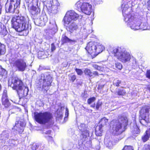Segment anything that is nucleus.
<instances>
[{
    "instance_id": "obj_44",
    "label": "nucleus",
    "mask_w": 150,
    "mask_h": 150,
    "mask_svg": "<svg viewBox=\"0 0 150 150\" xmlns=\"http://www.w3.org/2000/svg\"><path fill=\"white\" fill-rule=\"evenodd\" d=\"M5 69L0 67V75H3L5 73Z\"/></svg>"
},
{
    "instance_id": "obj_15",
    "label": "nucleus",
    "mask_w": 150,
    "mask_h": 150,
    "mask_svg": "<svg viewBox=\"0 0 150 150\" xmlns=\"http://www.w3.org/2000/svg\"><path fill=\"white\" fill-rule=\"evenodd\" d=\"M97 46V42H91L88 43L86 49L89 54L95 56Z\"/></svg>"
},
{
    "instance_id": "obj_56",
    "label": "nucleus",
    "mask_w": 150,
    "mask_h": 150,
    "mask_svg": "<svg viewBox=\"0 0 150 150\" xmlns=\"http://www.w3.org/2000/svg\"><path fill=\"white\" fill-rule=\"evenodd\" d=\"M51 131L50 130H48V131H46V132H44L45 133L47 134H50Z\"/></svg>"
},
{
    "instance_id": "obj_28",
    "label": "nucleus",
    "mask_w": 150,
    "mask_h": 150,
    "mask_svg": "<svg viewBox=\"0 0 150 150\" xmlns=\"http://www.w3.org/2000/svg\"><path fill=\"white\" fill-rule=\"evenodd\" d=\"M108 121V119L105 117H103L102 118L99 122V125L102 126V127L106 125Z\"/></svg>"
},
{
    "instance_id": "obj_26",
    "label": "nucleus",
    "mask_w": 150,
    "mask_h": 150,
    "mask_svg": "<svg viewBox=\"0 0 150 150\" xmlns=\"http://www.w3.org/2000/svg\"><path fill=\"white\" fill-rule=\"evenodd\" d=\"M104 47L103 45H98L96 49V53L95 54V56H96L98 54L102 52L104 50Z\"/></svg>"
},
{
    "instance_id": "obj_45",
    "label": "nucleus",
    "mask_w": 150,
    "mask_h": 150,
    "mask_svg": "<svg viewBox=\"0 0 150 150\" xmlns=\"http://www.w3.org/2000/svg\"><path fill=\"white\" fill-rule=\"evenodd\" d=\"M39 147V145L37 144H33L32 146L31 149L32 150H36Z\"/></svg>"
},
{
    "instance_id": "obj_59",
    "label": "nucleus",
    "mask_w": 150,
    "mask_h": 150,
    "mask_svg": "<svg viewBox=\"0 0 150 150\" xmlns=\"http://www.w3.org/2000/svg\"><path fill=\"white\" fill-rule=\"evenodd\" d=\"M4 31H5V34L6 35V34L7 33V32L6 30V29H4Z\"/></svg>"
},
{
    "instance_id": "obj_47",
    "label": "nucleus",
    "mask_w": 150,
    "mask_h": 150,
    "mask_svg": "<svg viewBox=\"0 0 150 150\" xmlns=\"http://www.w3.org/2000/svg\"><path fill=\"white\" fill-rule=\"evenodd\" d=\"M92 77H94L96 76H98V73L96 71H94L92 72Z\"/></svg>"
},
{
    "instance_id": "obj_1",
    "label": "nucleus",
    "mask_w": 150,
    "mask_h": 150,
    "mask_svg": "<svg viewBox=\"0 0 150 150\" xmlns=\"http://www.w3.org/2000/svg\"><path fill=\"white\" fill-rule=\"evenodd\" d=\"M12 27L17 31L21 32L22 35L26 36L29 32L31 26L29 24L28 18L21 16H16L11 20Z\"/></svg>"
},
{
    "instance_id": "obj_41",
    "label": "nucleus",
    "mask_w": 150,
    "mask_h": 150,
    "mask_svg": "<svg viewBox=\"0 0 150 150\" xmlns=\"http://www.w3.org/2000/svg\"><path fill=\"white\" fill-rule=\"evenodd\" d=\"M75 71L79 75H81L83 74V71L81 69L76 68L75 69Z\"/></svg>"
},
{
    "instance_id": "obj_33",
    "label": "nucleus",
    "mask_w": 150,
    "mask_h": 150,
    "mask_svg": "<svg viewBox=\"0 0 150 150\" xmlns=\"http://www.w3.org/2000/svg\"><path fill=\"white\" fill-rule=\"evenodd\" d=\"M85 74L88 75L90 77H92V72L91 70L88 69H86L84 71Z\"/></svg>"
},
{
    "instance_id": "obj_30",
    "label": "nucleus",
    "mask_w": 150,
    "mask_h": 150,
    "mask_svg": "<svg viewBox=\"0 0 150 150\" xmlns=\"http://www.w3.org/2000/svg\"><path fill=\"white\" fill-rule=\"evenodd\" d=\"M5 51V46L0 43V55L4 54Z\"/></svg>"
},
{
    "instance_id": "obj_61",
    "label": "nucleus",
    "mask_w": 150,
    "mask_h": 150,
    "mask_svg": "<svg viewBox=\"0 0 150 150\" xmlns=\"http://www.w3.org/2000/svg\"><path fill=\"white\" fill-rule=\"evenodd\" d=\"M148 89H149V90H150V87L149 86V87H148Z\"/></svg>"
},
{
    "instance_id": "obj_40",
    "label": "nucleus",
    "mask_w": 150,
    "mask_h": 150,
    "mask_svg": "<svg viewBox=\"0 0 150 150\" xmlns=\"http://www.w3.org/2000/svg\"><path fill=\"white\" fill-rule=\"evenodd\" d=\"M102 104V102L98 101L97 102L96 104V109L98 110L99 109V108L101 106Z\"/></svg>"
},
{
    "instance_id": "obj_12",
    "label": "nucleus",
    "mask_w": 150,
    "mask_h": 150,
    "mask_svg": "<svg viewBox=\"0 0 150 150\" xmlns=\"http://www.w3.org/2000/svg\"><path fill=\"white\" fill-rule=\"evenodd\" d=\"M140 113L142 118L140 121L141 124L144 125V122H150V108H143L140 111Z\"/></svg>"
},
{
    "instance_id": "obj_50",
    "label": "nucleus",
    "mask_w": 150,
    "mask_h": 150,
    "mask_svg": "<svg viewBox=\"0 0 150 150\" xmlns=\"http://www.w3.org/2000/svg\"><path fill=\"white\" fill-rule=\"evenodd\" d=\"M44 52L42 51H39L38 52V55L39 57H41L42 55L44 54Z\"/></svg>"
},
{
    "instance_id": "obj_54",
    "label": "nucleus",
    "mask_w": 150,
    "mask_h": 150,
    "mask_svg": "<svg viewBox=\"0 0 150 150\" xmlns=\"http://www.w3.org/2000/svg\"><path fill=\"white\" fill-rule=\"evenodd\" d=\"M15 1H16V3H18L17 2L18 0H7V1H9L10 2L13 3H15L14 2Z\"/></svg>"
},
{
    "instance_id": "obj_17",
    "label": "nucleus",
    "mask_w": 150,
    "mask_h": 150,
    "mask_svg": "<svg viewBox=\"0 0 150 150\" xmlns=\"http://www.w3.org/2000/svg\"><path fill=\"white\" fill-rule=\"evenodd\" d=\"M47 21V18L46 16L45 15H42L39 18L35 19L34 22L36 25L43 26L45 25Z\"/></svg>"
},
{
    "instance_id": "obj_16",
    "label": "nucleus",
    "mask_w": 150,
    "mask_h": 150,
    "mask_svg": "<svg viewBox=\"0 0 150 150\" xmlns=\"http://www.w3.org/2000/svg\"><path fill=\"white\" fill-rule=\"evenodd\" d=\"M20 4V2L18 3H13L10 2L8 3V1L6 4L5 8L6 11V12H10L13 13L16 12V9L18 6V5Z\"/></svg>"
},
{
    "instance_id": "obj_20",
    "label": "nucleus",
    "mask_w": 150,
    "mask_h": 150,
    "mask_svg": "<svg viewBox=\"0 0 150 150\" xmlns=\"http://www.w3.org/2000/svg\"><path fill=\"white\" fill-rule=\"evenodd\" d=\"M28 8L33 15L36 16L40 14V10L39 6L38 7L37 6H32L31 7H28Z\"/></svg>"
},
{
    "instance_id": "obj_36",
    "label": "nucleus",
    "mask_w": 150,
    "mask_h": 150,
    "mask_svg": "<svg viewBox=\"0 0 150 150\" xmlns=\"http://www.w3.org/2000/svg\"><path fill=\"white\" fill-rule=\"evenodd\" d=\"M115 67L119 70H121L122 68V64L119 62H117L115 64Z\"/></svg>"
},
{
    "instance_id": "obj_48",
    "label": "nucleus",
    "mask_w": 150,
    "mask_h": 150,
    "mask_svg": "<svg viewBox=\"0 0 150 150\" xmlns=\"http://www.w3.org/2000/svg\"><path fill=\"white\" fill-rule=\"evenodd\" d=\"M76 76L73 75L71 76L70 80L72 81V82H74V81L76 79Z\"/></svg>"
},
{
    "instance_id": "obj_29",
    "label": "nucleus",
    "mask_w": 150,
    "mask_h": 150,
    "mask_svg": "<svg viewBox=\"0 0 150 150\" xmlns=\"http://www.w3.org/2000/svg\"><path fill=\"white\" fill-rule=\"evenodd\" d=\"M150 133L147 130L146 131V134L142 137V140L144 142H145L148 140L149 138Z\"/></svg>"
},
{
    "instance_id": "obj_3",
    "label": "nucleus",
    "mask_w": 150,
    "mask_h": 150,
    "mask_svg": "<svg viewBox=\"0 0 150 150\" xmlns=\"http://www.w3.org/2000/svg\"><path fill=\"white\" fill-rule=\"evenodd\" d=\"M111 52L119 61L123 63L128 62L131 59V56L129 53L121 47L114 48Z\"/></svg>"
},
{
    "instance_id": "obj_51",
    "label": "nucleus",
    "mask_w": 150,
    "mask_h": 150,
    "mask_svg": "<svg viewBox=\"0 0 150 150\" xmlns=\"http://www.w3.org/2000/svg\"><path fill=\"white\" fill-rule=\"evenodd\" d=\"M69 115V110L68 109L66 108L65 116L67 117Z\"/></svg>"
},
{
    "instance_id": "obj_9",
    "label": "nucleus",
    "mask_w": 150,
    "mask_h": 150,
    "mask_svg": "<svg viewBox=\"0 0 150 150\" xmlns=\"http://www.w3.org/2000/svg\"><path fill=\"white\" fill-rule=\"evenodd\" d=\"M47 37L48 39L50 38L58 31V28L56 22L53 19H51L50 24L47 29L45 30Z\"/></svg>"
},
{
    "instance_id": "obj_19",
    "label": "nucleus",
    "mask_w": 150,
    "mask_h": 150,
    "mask_svg": "<svg viewBox=\"0 0 150 150\" xmlns=\"http://www.w3.org/2000/svg\"><path fill=\"white\" fill-rule=\"evenodd\" d=\"M1 99L2 104L5 108H8L10 105V103L7 98V91L6 90L3 91Z\"/></svg>"
},
{
    "instance_id": "obj_58",
    "label": "nucleus",
    "mask_w": 150,
    "mask_h": 150,
    "mask_svg": "<svg viewBox=\"0 0 150 150\" xmlns=\"http://www.w3.org/2000/svg\"><path fill=\"white\" fill-rule=\"evenodd\" d=\"M148 5L149 7H150V0L148 2Z\"/></svg>"
},
{
    "instance_id": "obj_62",
    "label": "nucleus",
    "mask_w": 150,
    "mask_h": 150,
    "mask_svg": "<svg viewBox=\"0 0 150 150\" xmlns=\"http://www.w3.org/2000/svg\"><path fill=\"white\" fill-rule=\"evenodd\" d=\"M1 85L0 84V90H1Z\"/></svg>"
},
{
    "instance_id": "obj_10",
    "label": "nucleus",
    "mask_w": 150,
    "mask_h": 150,
    "mask_svg": "<svg viewBox=\"0 0 150 150\" xmlns=\"http://www.w3.org/2000/svg\"><path fill=\"white\" fill-rule=\"evenodd\" d=\"M133 19L134 21H132V24L135 27V28L137 25L138 26V28L134 29L131 27L130 25L127 24L132 29L134 30H137L139 29H141L143 30H146L148 29V25L147 23L146 22H141V21H143L144 20H145V19L142 18V19H139L134 17Z\"/></svg>"
},
{
    "instance_id": "obj_42",
    "label": "nucleus",
    "mask_w": 150,
    "mask_h": 150,
    "mask_svg": "<svg viewBox=\"0 0 150 150\" xmlns=\"http://www.w3.org/2000/svg\"><path fill=\"white\" fill-rule=\"evenodd\" d=\"M92 66L95 69L98 70H101L102 68L96 64H93L92 65Z\"/></svg>"
},
{
    "instance_id": "obj_38",
    "label": "nucleus",
    "mask_w": 150,
    "mask_h": 150,
    "mask_svg": "<svg viewBox=\"0 0 150 150\" xmlns=\"http://www.w3.org/2000/svg\"><path fill=\"white\" fill-rule=\"evenodd\" d=\"M121 81H120L117 79L114 80L113 82L114 85L117 86H119V85Z\"/></svg>"
},
{
    "instance_id": "obj_37",
    "label": "nucleus",
    "mask_w": 150,
    "mask_h": 150,
    "mask_svg": "<svg viewBox=\"0 0 150 150\" xmlns=\"http://www.w3.org/2000/svg\"><path fill=\"white\" fill-rule=\"evenodd\" d=\"M122 150H134V149L131 146H125Z\"/></svg>"
},
{
    "instance_id": "obj_27",
    "label": "nucleus",
    "mask_w": 150,
    "mask_h": 150,
    "mask_svg": "<svg viewBox=\"0 0 150 150\" xmlns=\"http://www.w3.org/2000/svg\"><path fill=\"white\" fill-rule=\"evenodd\" d=\"M79 128L81 132H86V131H88L86 129V125L84 124H81L79 126Z\"/></svg>"
},
{
    "instance_id": "obj_23",
    "label": "nucleus",
    "mask_w": 150,
    "mask_h": 150,
    "mask_svg": "<svg viewBox=\"0 0 150 150\" xmlns=\"http://www.w3.org/2000/svg\"><path fill=\"white\" fill-rule=\"evenodd\" d=\"M104 142L105 145L108 148L111 149L113 146L112 142L111 141V140L110 138L105 137L104 139Z\"/></svg>"
},
{
    "instance_id": "obj_32",
    "label": "nucleus",
    "mask_w": 150,
    "mask_h": 150,
    "mask_svg": "<svg viewBox=\"0 0 150 150\" xmlns=\"http://www.w3.org/2000/svg\"><path fill=\"white\" fill-rule=\"evenodd\" d=\"M2 135L3 137V139L6 140L8 138L9 135L8 134V131H5L2 132Z\"/></svg>"
},
{
    "instance_id": "obj_53",
    "label": "nucleus",
    "mask_w": 150,
    "mask_h": 150,
    "mask_svg": "<svg viewBox=\"0 0 150 150\" xmlns=\"http://www.w3.org/2000/svg\"><path fill=\"white\" fill-rule=\"evenodd\" d=\"M146 150H150V145H147L145 146Z\"/></svg>"
},
{
    "instance_id": "obj_31",
    "label": "nucleus",
    "mask_w": 150,
    "mask_h": 150,
    "mask_svg": "<svg viewBox=\"0 0 150 150\" xmlns=\"http://www.w3.org/2000/svg\"><path fill=\"white\" fill-rule=\"evenodd\" d=\"M62 41L63 43L69 42L71 41L69 38L65 35H63L62 39Z\"/></svg>"
},
{
    "instance_id": "obj_22",
    "label": "nucleus",
    "mask_w": 150,
    "mask_h": 150,
    "mask_svg": "<svg viewBox=\"0 0 150 150\" xmlns=\"http://www.w3.org/2000/svg\"><path fill=\"white\" fill-rule=\"evenodd\" d=\"M89 136V131H86L81 132L80 138L82 142H86L88 139V137Z\"/></svg>"
},
{
    "instance_id": "obj_8",
    "label": "nucleus",
    "mask_w": 150,
    "mask_h": 150,
    "mask_svg": "<svg viewBox=\"0 0 150 150\" xmlns=\"http://www.w3.org/2000/svg\"><path fill=\"white\" fill-rule=\"evenodd\" d=\"M82 17L81 15H79L73 11H67L64 16L63 21L65 24L68 25L72 21L74 22L79 18L81 19Z\"/></svg>"
},
{
    "instance_id": "obj_60",
    "label": "nucleus",
    "mask_w": 150,
    "mask_h": 150,
    "mask_svg": "<svg viewBox=\"0 0 150 150\" xmlns=\"http://www.w3.org/2000/svg\"><path fill=\"white\" fill-rule=\"evenodd\" d=\"M147 131H149V132L150 133V128L149 129V130H148Z\"/></svg>"
},
{
    "instance_id": "obj_34",
    "label": "nucleus",
    "mask_w": 150,
    "mask_h": 150,
    "mask_svg": "<svg viewBox=\"0 0 150 150\" xmlns=\"http://www.w3.org/2000/svg\"><path fill=\"white\" fill-rule=\"evenodd\" d=\"M131 65L132 66L136 67L137 66V64L136 60L135 58H133L132 59V63Z\"/></svg>"
},
{
    "instance_id": "obj_46",
    "label": "nucleus",
    "mask_w": 150,
    "mask_h": 150,
    "mask_svg": "<svg viewBox=\"0 0 150 150\" xmlns=\"http://www.w3.org/2000/svg\"><path fill=\"white\" fill-rule=\"evenodd\" d=\"M95 4H100L102 2V0H93Z\"/></svg>"
},
{
    "instance_id": "obj_25",
    "label": "nucleus",
    "mask_w": 150,
    "mask_h": 150,
    "mask_svg": "<svg viewBox=\"0 0 150 150\" xmlns=\"http://www.w3.org/2000/svg\"><path fill=\"white\" fill-rule=\"evenodd\" d=\"M102 126L99 125L97 126L96 127L95 129V134L96 135L99 136H101L102 132Z\"/></svg>"
},
{
    "instance_id": "obj_35",
    "label": "nucleus",
    "mask_w": 150,
    "mask_h": 150,
    "mask_svg": "<svg viewBox=\"0 0 150 150\" xmlns=\"http://www.w3.org/2000/svg\"><path fill=\"white\" fill-rule=\"evenodd\" d=\"M96 100V98L94 97H92L89 98L87 100L88 103L90 104L94 102Z\"/></svg>"
},
{
    "instance_id": "obj_57",
    "label": "nucleus",
    "mask_w": 150,
    "mask_h": 150,
    "mask_svg": "<svg viewBox=\"0 0 150 150\" xmlns=\"http://www.w3.org/2000/svg\"><path fill=\"white\" fill-rule=\"evenodd\" d=\"M95 105H96L94 103V104L91 105V107H92V108H95Z\"/></svg>"
},
{
    "instance_id": "obj_39",
    "label": "nucleus",
    "mask_w": 150,
    "mask_h": 150,
    "mask_svg": "<svg viewBox=\"0 0 150 150\" xmlns=\"http://www.w3.org/2000/svg\"><path fill=\"white\" fill-rule=\"evenodd\" d=\"M126 93L125 90H119L117 92V94L119 95H123Z\"/></svg>"
},
{
    "instance_id": "obj_49",
    "label": "nucleus",
    "mask_w": 150,
    "mask_h": 150,
    "mask_svg": "<svg viewBox=\"0 0 150 150\" xmlns=\"http://www.w3.org/2000/svg\"><path fill=\"white\" fill-rule=\"evenodd\" d=\"M146 75L147 78L150 79V70L147 71Z\"/></svg>"
},
{
    "instance_id": "obj_43",
    "label": "nucleus",
    "mask_w": 150,
    "mask_h": 150,
    "mask_svg": "<svg viewBox=\"0 0 150 150\" xmlns=\"http://www.w3.org/2000/svg\"><path fill=\"white\" fill-rule=\"evenodd\" d=\"M63 116V113L62 111H59L58 112V110L57 111V117H59L60 118H62Z\"/></svg>"
},
{
    "instance_id": "obj_14",
    "label": "nucleus",
    "mask_w": 150,
    "mask_h": 150,
    "mask_svg": "<svg viewBox=\"0 0 150 150\" xmlns=\"http://www.w3.org/2000/svg\"><path fill=\"white\" fill-rule=\"evenodd\" d=\"M41 77V79H42L43 81L42 89L47 91L51 86L52 82V77L48 74H42Z\"/></svg>"
},
{
    "instance_id": "obj_13",
    "label": "nucleus",
    "mask_w": 150,
    "mask_h": 150,
    "mask_svg": "<svg viewBox=\"0 0 150 150\" xmlns=\"http://www.w3.org/2000/svg\"><path fill=\"white\" fill-rule=\"evenodd\" d=\"M59 4L57 0H50L46 3V7L49 12L54 14L57 13Z\"/></svg>"
},
{
    "instance_id": "obj_55",
    "label": "nucleus",
    "mask_w": 150,
    "mask_h": 150,
    "mask_svg": "<svg viewBox=\"0 0 150 150\" xmlns=\"http://www.w3.org/2000/svg\"><path fill=\"white\" fill-rule=\"evenodd\" d=\"M49 141H53V138L50 136H49L47 138Z\"/></svg>"
},
{
    "instance_id": "obj_5",
    "label": "nucleus",
    "mask_w": 150,
    "mask_h": 150,
    "mask_svg": "<svg viewBox=\"0 0 150 150\" xmlns=\"http://www.w3.org/2000/svg\"><path fill=\"white\" fill-rule=\"evenodd\" d=\"M130 4H129L128 3H123L121 5V8L122 9V14L124 17V21L127 24H129L131 27L133 28H135L132 24V22L134 20V16H133L130 13V11L131 10V8L130 7ZM138 28V26L137 25L135 27L136 28Z\"/></svg>"
},
{
    "instance_id": "obj_7",
    "label": "nucleus",
    "mask_w": 150,
    "mask_h": 150,
    "mask_svg": "<svg viewBox=\"0 0 150 150\" xmlns=\"http://www.w3.org/2000/svg\"><path fill=\"white\" fill-rule=\"evenodd\" d=\"M75 7L78 11H81L87 15H90L92 12L91 5L88 3L83 2L82 0H80L76 3Z\"/></svg>"
},
{
    "instance_id": "obj_52",
    "label": "nucleus",
    "mask_w": 150,
    "mask_h": 150,
    "mask_svg": "<svg viewBox=\"0 0 150 150\" xmlns=\"http://www.w3.org/2000/svg\"><path fill=\"white\" fill-rule=\"evenodd\" d=\"M55 49V47L54 46L53 44H52L51 45V50L52 51L54 50Z\"/></svg>"
},
{
    "instance_id": "obj_4",
    "label": "nucleus",
    "mask_w": 150,
    "mask_h": 150,
    "mask_svg": "<svg viewBox=\"0 0 150 150\" xmlns=\"http://www.w3.org/2000/svg\"><path fill=\"white\" fill-rule=\"evenodd\" d=\"M34 117L35 121L40 124L47 123L50 125L53 123L52 115L47 112L35 113Z\"/></svg>"
},
{
    "instance_id": "obj_6",
    "label": "nucleus",
    "mask_w": 150,
    "mask_h": 150,
    "mask_svg": "<svg viewBox=\"0 0 150 150\" xmlns=\"http://www.w3.org/2000/svg\"><path fill=\"white\" fill-rule=\"evenodd\" d=\"M128 120L126 116H122L113 125L112 129L113 132L117 135L124 132L127 125Z\"/></svg>"
},
{
    "instance_id": "obj_18",
    "label": "nucleus",
    "mask_w": 150,
    "mask_h": 150,
    "mask_svg": "<svg viewBox=\"0 0 150 150\" xmlns=\"http://www.w3.org/2000/svg\"><path fill=\"white\" fill-rule=\"evenodd\" d=\"M24 122L21 121L16 122L15 125L13 127L14 129L18 132L20 133H21L23 131L24 127L25 125Z\"/></svg>"
},
{
    "instance_id": "obj_11",
    "label": "nucleus",
    "mask_w": 150,
    "mask_h": 150,
    "mask_svg": "<svg viewBox=\"0 0 150 150\" xmlns=\"http://www.w3.org/2000/svg\"><path fill=\"white\" fill-rule=\"evenodd\" d=\"M12 66L21 71H23L25 69L28 65L25 60L21 59H18L12 62Z\"/></svg>"
},
{
    "instance_id": "obj_2",
    "label": "nucleus",
    "mask_w": 150,
    "mask_h": 150,
    "mask_svg": "<svg viewBox=\"0 0 150 150\" xmlns=\"http://www.w3.org/2000/svg\"><path fill=\"white\" fill-rule=\"evenodd\" d=\"M8 85L14 90H16L21 97L26 96L29 91L28 87L24 86L22 81L18 78H13L11 81L9 82Z\"/></svg>"
},
{
    "instance_id": "obj_21",
    "label": "nucleus",
    "mask_w": 150,
    "mask_h": 150,
    "mask_svg": "<svg viewBox=\"0 0 150 150\" xmlns=\"http://www.w3.org/2000/svg\"><path fill=\"white\" fill-rule=\"evenodd\" d=\"M69 26L67 27V30L71 33H72L74 30H76L78 28V26L75 22L72 21L69 24Z\"/></svg>"
},
{
    "instance_id": "obj_63",
    "label": "nucleus",
    "mask_w": 150,
    "mask_h": 150,
    "mask_svg": "<svg viewBox=\"0 0 150 150\" xmlns=\"http://www.w3.org/2000/svg\"><path fill=\"white\" fill-rule=\"evenodd\" d=\"M136 129H137V127Z\"/></svg>"
},
{
    "instance_id": "obj_24",
    "label": "nucleus",
    "mask_w": 150,
    "mask_h": 150,
    "mask_svg": "<svg viewBox=\"0 0 150 150\" xmlns=\"http://www.w3.org/2000/svg\"><path fill=\"white\" fill-rule=\"evenodd\" d=\"M28 7H31L32 6H37L38 7V0H28L27 3Z\"/></svg>"
}]
</instances>
